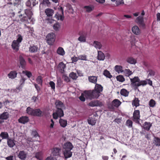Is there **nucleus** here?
Segmentation results:
<instances>
[{"instance_id":"f257e3e1","label":"nucleus","mask_w":160,"mask_h":160,"mask_svg":"<svg viewBox=\"0 0 160 160\" xmlns=\"http://www.w3.org/2000/svg\"><path fill=\"white\" fill-rule=\"evenodd\" d=\"M103 89V87L100 84H96L94 90L84 91L85 97L90 100L97 99L100 95Z\"/></svg>"},{"instance_id":"f03ea898","label":"nucleus","mask_w":160,"mask_h":160,"mask_svg":"<svg viewBox=\"0 0 160 160\" xmlns=\"http://www.w3.org/2000/svg\"><path fill=\"white\" fill-rule=\"evenodd\" d=\"M131 85L135 90H138V87L141 86H144L148 83L151 86H152V81L149 79L145 80H140L138 77H134L133 78H130Z\"/></svg>"},{"instance_id":"7ed1b4c3","label":"nucleus","mask_w":160,"mask_h":160,"mask_svg":"<svg viewBox=\"0 0 160 160\" xmlns=\"http://www.w3.org/2000/svg\"><path fill=\"white\" fill-rule=\"evenodd\" d=\"M54 11L52 9L48 8L45 9V13L47 16L46 20L49 23H52L54 20L52 19V16L54 14Z\"/></svg>"},{"instance_id":"20e7f679","label":"nucleus","mask_w":160,"mask_h":160,"mask_svg":"<svg viewBox=\"0 0 160 160\" xmlns=\"http://www.w3.org/2000/svg\"><path fill=\"white\" fill-rule=\"evenodd\" d=\"M47 43L50 45H52L55 39V35L53 32L48 33L46 36Z\"/></svg>"},{"instance_id":"39448f33","label":"nucleus","mask_w":160,"mask_h":160,"mask_svg":"<svg viewBox=\"0 0 160 160\" xmlns=\"http://www.w3.org/2000/svg\"><path fill=\"white\" fill-rule=\"evenodd\" d=\"M121 102L118 99H115L108 105V108L113 110L114 107L117 108L121 104Z\"/></svg>"},{"instance_id":"423d86ee","label":"nucleus","mask_w":160,"mask_h":160,"mask_svg":"<svg viewBox=\"0 0 160 160\" xmlns=\"http://www.w3.org/2000/svg\"><path fill=\"white\" fill-rule=\"evenodd\" d=\"M63 109H57L55 112L53 113L52 114L53 117L54 119H56L58 117L61 118L64 116V112Z\"/></svg>"},{"instance_id":"0eeeda50","label":"nucleus","mask_w":160,"mask_h":160,"mask_svg":"<svg viewBox=\"0 0 160 160\" xmlns=\"http://www.w3.org/2000/svg\"><path fill=\"white\" fill-rule=\"evenodd\" d=\"M19 17L20 19V21L21 22H24L27 23H30L32 20V18L25 15H24L21 14L19 15Z\"/></svg>"},{"instance_id":"6e6552de","label":"nucleus","mask_w":160,"mask_h":160,"mask_svg":"<svg viewBox=\"0 0 160 160\" xmlns=\"http://www.w3.org/2000/svg\"><path fill=\"white\" fill-rule=\"evenodd\" d=\"M140 117L139 110H135L133 114V121L137 123H139V120L140 119Z\"/></svg>"},{"instance_id":"1a4fd4ad","label":"nucleus","mask_w":160,"mask_h":160,"mask_svg":"<svg viewBox=\"0 0 160 160\" xmlns=\"http://www.w3.org/2000/svg\"><path fill=\"white\" fill-rule=\"evenodd\" d=\"M89 106L92 107H101L102 105V102L98 100L92 101L88 104Z\"/></svg>"},{"instance_id":"9d476101","label":"nucleus","mask_w":160,"mask_h":160,"mask_svg":"<svg viewBox=\"0 0 160 160\" xmlns=\"http://www.w3.org/2000/svg\"><path fill=\"white\" fill-rule=\"evenodd\" d=\"M61 150V147H55L52 149V154L53 156H59Z\"/></svg>"},{"instance_id":"9b49d317","label":"nucleus","mask_w":160,"mask_h":160,"mask_svg":"<svg viewBox=\"0 0 160 160\" xmlns=\"http://www.w3.org/2000/svg\"><path fill=\"white\" fill-rule=\"evenodd\" d=\"M63 154L66 159L70 158L72 156V152L71 150L63 149Z\"/></svg>"},{"instance_id":"f8f14e48","label":"nucleus","mask_w":160,"mask_h":160,"mask_svg":"<svg viewBox=\"0 0 160 160\" xmlns=\"http://www.w3.org/2000/svg\"><path fill=\"white\" fill-rule=\"evenodd\" d=\"M9 114L7 112H4L0 115V124L4 122L3 120H6L9 118Z\"/></svg>"},{"instance_id":"ddd939ff","label":"nucleus","mask_w":160,"mask_h":160,"mask_svg":"<svg viewBox=\"0 0 160 160\" xmlns=\"http://www.w3.org/2000/svg\"><path fill=\"white\" fill-rule=\"evenodd\" d=\"M136 22L141 27L143 28H145V25L144 23L143 18L142 17L139 16L137 17L136 19Z\"/></svg>"},{"instance_id":"4468645a","label":"nucleus","mask_w":160,"mask_h":160,"mask_svg":"<svg viewBox=\"0 0 160 160\" xmlns=\"http://www.w3.org/2000/svg\"><path fill=\"white\" fill-rule=\"evenodd\" d=\"M56 106V108L57 109H65V107L64 104L62 101L57 100L56 101L55 103Z\"/></svg>"},{"instance_id":"2eb2a0df","label":"nucleus","mask_w":160,"mask_h":160,"mask_svg":"<svg viewBox=\"0 0 160 160\" xmlns=\"http://www.w3.org/2000/svg\"><path fill=\"white\" fill-rule=\"evenodd\" d=\"M73 148L72 144L70 142H68L64 143L63 149L71 150Z\"/></svg>"},{"instance_id":"dca6fc26","label":"nucleus","mask_w":160,"mask_h":160,"mask_svg":"<svg viewBox=\"0 0 160 160\" xmlns=\"http://www.w3.org/2000/svg\"><path fill=\"white\" fill-rule=\"evenodd\" d=\"M16 141L13 138H9L7 140V143L8 147L10 148L13 147L15 145V142Z\"/></svg>"},{"instance_id":"f3484780","label":"nucleus","mask_w":160,"mask_h":160,"mask_svg":"<svg viewBox=\"0 0 160 160\" xmlns=\"http://www.w3.org/2000/svg\"><path fill=\"white\" fill-rule=\"evenodd\" d=\"M29 121L28 117L27 116H23L21 117L18 119V122L20 123L25 124Z\"/></svg>"},{"instance_id":"a211bd4d","label":"nucleus","mask_w":160,"mask_h":160,"mask_svg":"<svg viewBox=\"0 0 160 160\" xmlns=\"http://www.w3.org/2000/svg\"><path fill=\"white\" fill-rule=\"evenodd\" d=\"M27 155V153L24 151H20L18 155V157L22 160H25Z\"/></svg>"},{"instance_id":"6ab92c4d","label":"nucleus","mask_w":160,"mask_h":160,"mask_svg":"<svg viewBox=\"0 0 160 160\" xmlns=\"http://www.w3.org/2000/svg\"><path fill=\"white\" fill-rule=\"evenodd\" d=\"M96 119L95 118V115H93L92 117H89L88 119V123L92 126L95 125L96 122Z\"/></svg>"},{"instance_id":"aec40b11","label":"nucleus","mask_w":160,"mask_h":160,"mask_svg":"<svg viewBox=\"0 0 160 160\" xmlns=\"http://www.w3.org/2000/svg\"><path fill=\"white\" fill-rule=\"evenodd\" d=\"M20 43L16 41L13 40L12 43V47L13 49L16 51H18L20 47Z\"/></svg>"},{"instance_id":"412c9836","label":"nucleus","mask_w":160,"mask_h":160,"mask_svg":"<svg viewBox=\"0 0 160 160\" xmlns=\"http://www.w3.org/2000/svg\"><path fill=\"white\" fill-rule=\"evenodd\" d=\"M33 116L37 117H41L43 115V112L40 109H34Z\"/></svg>"},{"instance_id":"4be33fe9","label":"nucleus","mask_w":160,"mask_h":160,"mask_svg":"<svg viewBox=\"0 0 160 160\" xmlns=\"http://www.w3.org/2000/svg\"><path fill=\"white\" fill-rule=\"evenodd\" d=\"M60 9L61 10L62 15H60L57 13L55 14V17L57 19V20H60L61 21H62L64 20V18L63 16V9L62 7L60 8Z\"/></svg>"},{"instance_id":"5701e85b","label":"nucleus","mask_w":160,"mask_h":160,"mask_svg":"<svg viewBox=\"0 0 160 160\" xmlns=\"http://www.w3.org/2000/svg\"><path fill=\"white\" fill-rule=\"evenodd\" d=\"M19 61L21 68L22 69H25L26 65V62L22 56L20 55L19 57Z\"/></svg>"},{"instance_id":"b1692460","label":"nucleus","mask_w":160,"mask_h":160,"mask_svg":"<svg viewBox=\"0 0 160 160\" xmlns=\"http://www.w3.org/2000/svg\"><path fill=\"white\" fill-rule=\"evenodd\" d=\"M17 72L16 71H12L8 74V76L9 78L13 79L17 77Z\"/></svg>"},{"instance_id":"393cba45","label":"nucleus","mask_w":160,"mask_h":160,"mask_svg":"<svg viewBox=\"0 0 160 160\" xmlns=\"http://www.w3.org/2000/svg\"><path fill=\"white\" fill-rule=\"evenodd\" d=\"M132 31L135 34L138 35L140 33V30L137 26H135L132 28Z\"/></svg>"},{"instance_id":"a878e982","label":"nucleus","mask_w":160,"mask_h":160,"mask_svg":"<svg viewBox=\"0 0 160 160\" xmlns=\"http://www.w3.org/2000/svg\"><path fill=\"white\" fill-rule=\"evenodd\" d=\"M126 61L128 63L132 64H135L137 63L136 60L131 57H128L126 59Z\"/></svg>"},{"instance_id":"bb28decb","label":"nucleus","mask_w":160,"mask_h":160,"mask_svg":"<svg viewBox=\"0 0 160 160\" xmlns=\"http://www.w3.org/2000/svg\"><path fill=\"white\" fill-rule=\"evenodd\" d=\"M98 77L95 76H90L88 77L89 81L91 83L97 84Z\"/></svg>"},{"instance_id":"cd10ccee","label":"nucleus","mask_w":160,"mask_h":160,"mask_svg":"<svg viewBox=\"0 0 160 160\" xmlns=\"http://www.w3.org/2000/svg\"><path fill=\"white\" fill-rule=\"evenodd\" d=\"M105 55L101 51H98V59L99 60L103 61L105 59Z\"/></svg>"},{"instance_id":"c85d7f7f","label":"nucleus","mask_w":160,"mask_h":160,"mask_svg":"<svg viewBox=\"0 0 160 160\" xmlns=\"http://www.w3.org/2000/svg\"><path fill=\"white\" fill-rule=\"evenodd\" d=\"M0 137L2 138V140L4 139L7 140L9 138L8 133L6 132H2L0 134Z\"/></svg>"},{"instance_id":"c756f323","label":"nucleus","mask_w":160,"mask_h":160,"mask_svg":"<svg viewBox=\"0 0 160 160\" xmlns=\"http://www.w3.org/2000/svg\"><path fill=\"white\" fill-rule=\"evenodd\" d=\"M140 101L138 98L135 97L133 100L132 101V105L134 106H135L136 108L139 106Z\"/></svg>"},{"instance_id":"7c9ffc66","label":"nucleus","mask_w":160,"mask_h":160,"mask_svg":"<svg viewBox=\"0 0 160 160\" xmlns=\"http://www.w3.org/2000/svg\"><path fill=\"white\" fill-rule=\"evenodd\" d=\"M60 126L62 128H65L67 125V122L66 120L60 118L59 120Z\"/></svg>"},{"instance_id":"2f4dec72","label":"nucleus","mask_w":160,"mask_h":160,"mask_svg":"<svg viewBox=\"0 0 160 160\" xmlns=\"http://www.w3.org/2000/svg\"><path fill=\"white\" fill-rule=\"evenodd\" d=\"M78 34L80 35V36L78 38V40L80 42H85L86 41V39L85 35L82 34L81 32H80Z\"/></svg>"},{"instance_id":"473e14b6","label":"nucleus","mask_w":160,"mask_h":160,"mask_svg":"<svg viewBox=\"0 0 160 160\" xmlns=\"http://www.w3.org/2000/svg\"><path fill=\"white\" fill-rule=\"evenodd\" d=\"M58 67L60 69V72H63L64 71V69L66 67V66L62 62H61L58 64Z\"/></svg>"},{"instance_id":"72a5a7b5","label":"nucleus","mask_w":160,"mask_h":160,"mask_svg":"<svg viewBox=\"0 0 160 160\" xmlns=\"http://www.w3.org/2000/svg\"><path fill=\"white\" fill-rule=\"evenodd\" d=\"M153 142L154 145L156 146H160V138L158 137H155Z\"/></svg>"},{"instance_id":"f704fd0d","label":"nucleus","mask_w":160,"mask_h":160,"mask_svg":"<svg viewBox=\"0 0 160 160\" xmlns=\"http://www.w3.org/2000/svg\"><path fill=\"white\" fill-rule=\"evenodd\" d=\"M152 126V124L150 122H145L143 124V128L147 131H149Z\"/></svg>"},{"instance_id":"c9c22d12","label":"nucleus","mask_w":160,"mask_h":160,"mask_svg":"<svg viewBox=\"0 0 160 160\" xmlns=\"http://www.w3.org/2000/svg\"><path fill=\"white\" fill-rule=\"evenodd\" d=\"M34 109L30 107H28L26 109V112L28 115L33 116Z\"/></svg>"},{"instance_id":"e433bc0d","label":"nucleus","mask_w":160,"mask_h":160,"mask_svg":"<svg viewBox=\"0 0 160 160\" xmlns=\"http://www.w3.org/2000/svg\"><path fill=\"white\" fill-rule=\"evenodd\" d=\"M57 53L63 56L65 54V52L63 48L61 47H59L57 51Z\"/></svg>"},{"instance_id":"4c0bfd02","label":"nucleus","mask_w":160,"mask_h":160,"mask_svg":"<svg viewBox=\"0 0 160 160\" xmlns=\"http://www.w3.org/2000/svg\"><path fill=\"white\" fill-rule=\"evenodd\" d=\"M120 93L122 95L126 97L128 96L129 92L125 89L123 88L121 90Z\"/></svg>"},{"instance_id":"58836bf2","label":"nucleus","mask_w":160,"mask_h":160,"mask_svg":"<svg viewBox=\"0 0 160 160\" xmlns=\"http://www.w3.org/2000/svg\"><path fill=\"white\" fill-rule=\"evenodd\" d=\"M93 45L97 49H100L102 47L101 43L98 41H94L93 43Z\"/></svg>"},{"instance_id":"ea45409f","label":"nucleus","mask_w":160,"mask_h":160,"mask_svg":"<svg viewBox=\"0 0 160 160\" xmlns=\"http://www.w3.org/2000/svg\"><path fill=\"white\" fill-rule=\"evenodd\" d=\"M38 47L36 46L33 45L30 46L29 48V51L32 53L35 52L37 51Z\"/></svg>"},{"instance_id":"a19ab883","label":"nucleus","mask_w":160,"mask_h":160,"mask_svg":"<svg viewBox=\"0 0 160 160\" xmlns=\"http://www.w3.org/2000/svg\"><path fill=\"white\" fill-rule=\"evenodd\" d=\"M115 70L118 73L123 72V70H122V67L120 65H116L114 68Z\"/></svg>"},{"instance_id":"79ce46f5","label":"nucleus","mask_w":160,"mask_h":160,"mask_svg":"<svg viewBox=\"0 0 160 160\" xmlns=\"http://www.w3.org/2000/svg\"><path fill=\"white\" fill-rule=\"evenodd\" d=\"M35 157L39 160H42V153L41 152H38L36 153Z\"/></svg>"},{"instance_id":"37998d69","label":"nucleus","mask_w":160,"mask_h":160,"mask_svg":"<svg viewBox=\"0 0 160 160\" xmlns=\"http://www.w3.org/2000/svg\"><path fill=\"white\" fill-rule=\"evenodd\" d=\"M25 15L32 18L33 13L30 9H26L24 10Z\"/></svg>"},{"instance_id":"c03bdc74","label":"nucleus","mask_w":160,"mask_h":160,"mask_svg":"<svg viewBox=\"0 0 160 160\" xmlns=\"http://www.w3.org/2000/svg\"><path fill=\"white\" fill-rule=\"evenodd\" d=\"M21 3V0H13L12 1L11 0L10 2V4H13V5L17 6L19 5Z\"/></svg>"},{"instance_id":"a18cd8bd","label":"nucleus","mask_w":160,"mask_h":160,"mask_svg":"<svg viewBox=\"0 0 160 160\" xmlns=\"http://www.w3.org/2000/svg\"><path fill=\"white\" fill-rule=\"evenodd\" d=\"M123 72L127 77H129L132 74V71L129 69H125L123 70Z\"/></svg>"},{"instance_id":"49530a36","label":"nucleus","mask_w":160,"mask_h":160,"mask_svg":"<svg viewBox=\"0 0 160 160\" xmlns=\"http://www.w3.org/2000/svg\"><path fill=\"white\" fill-rule=\"evenodd\" d=\"M103 74L105 76L109 78H110L112 77L109 71L107 70H105L104 71Z\"/></svg>"},{"instance_id":"de8ad7c7","label":"nucleus","mask_w":160,"mask_h":160,"mask_svg":"<svg viewBox=\"0 0 160 160\" xmlns=\"http://www.w3.org/2000/svg\"><path fill=\"white\" fill-rule=\"evenodd\" d=\"M37 82L41 86L42 84V78L41 76H38V77L36 79Z\"/></svg>"},{"instance_id":"09e8293b","label":"nucleus","mask_w":160,"mask_h":160,"mask_svg":"<svg viewBox=\"0 0 160 160\" xmlns=\"http://www.w3.org/2000/svg\"><path fill=\"white\" fill-rule=\"evenodd\" d=\"M69 77L73 80H76L78 78L76 74L74 72H72L69 75Z\"/></svg>"},{"instance_id":"8fccbe9b","label":"nucleus","mask_w":160,"mask_h":160,"mask_svg":"<svg viewBox=\"0 0 160 160\" xmlns=\"http://www.w3.org/2000/svg\"><path fill=\"white\" fill-rule=\"evenodd\" d=\"M22 73L23 74H25L28 78H30L32 76V73L30 71H23Z\"/></svg>"},{"instance_id":"3c124183","label":"nucleus","mask_w":160,"mask_h":160,"mask_svg":"<svg viewBox=\"0 0 160 160\" xmlns=\"http://www.w3.org/2000/svg\"><path fill=\"white\" fill-rule=\"evenodd\" d=\"M117 81L121 82H123L125 81V79L122 75H119L116 77Z\"/></svg>"},{"instance_id":"603ef678","label":"nucleus","mask_w":160,"mask_h":160,"mask_svg":"<svg viewBox=\"0 0 160 160\" xmlns=\"http://www.w3.org/2000/svg\"><path fill=\"white\" fill-rule=\"evenodd\" d=\"M84 8L86 9V11L88 12H90L93 9V7L88 6H84Z\"/></svg>"},{"instance_id":"864d4df0","label":"nucleus","mask_w":160,"mask_h":160,"mask_svg":"<svg viewBox=\"0 0 160 160\" xmlns=\"http://www.w3.org/2000/svg\"><path fill=\"white\" fill-rule=\"evenodd\" d=\"M57 85L59 87H61L62 85V81L60 78H57Z\"/></svg>"},{"instance_id":"5fc2aeb1","label":"nucleus","mask_w":160,"mask_h":160,"mask_svg":"<svg viewBox=\"0 0 160 160\" xmlns=\"http://www.w3.org/2000/svg\"><path fill=\"white\" fill-rule=\"evenodd\" d=\"M25 80L26 79L23 78H22L20 79V85L19 87H18V88H17L19 90H20V89H22V86L24 83L25 81Z\"/></svg>"},{"instance_id":"6e6d98bb","label":"nucleus","mask_w":160,"mask_h":160,"mask_svg":"<svg viewBox=\"0 0 160 160\" xmlns=\"http://www.w3.org/2000/svg\"><path fill=\"white\" fill-rule=\"evenodd\" d=\"M155 104L156 102L155 100L153 99H151L150 100L149 103V105L150 107H153L155 106Z\"/></svg>"},{"instance_id":"4d7b16f0","label":"nucleus","mask_w":160,"mask_h":160,"mask_svg":"<svg viewBox=\"0 0 160 160\" xmlns=\"http://www.w3.org/2000/svg\"><path fill=\"white\" fill-rule=\"evenodd\" d=\"M78 59L79 60H85V61H87V56L83 54L82 55H81L79 56L78 57Z\"/></svg>"},{"instance_id":"13d9d810","label":"nucleus","mask_w":160,"mask_h":160,"mask_svg":"<svg viewBox=\"0 0 160 160\" xmlns=\"http://www.w3.org/2000/svg\"><path fill=\"white\" fill-rule=\"evenodd\" d=\"M17 37L18 38H17V40H16V41L20 43L22 42V37L21 35L18 34L17 36Z\"/></svg>"},{"instance_id":"bf43d9fd","label":"nucleus","mask_w":160,"mask_h":160,"mask_svg":"<svg viewBox=\"0 0 160 160\" xmlns=\"http://www.w3.org/2000/svg\"><path fill=\"white\" fill-rule=\"evenodd\" d=\"M42 4L47 5L48 6L51 5V3L49 0H43Z\"/></svg>"},{"instance_id":"052dcab7","label":"nucleus","mask_w":160,"mask_h":160,"mask_svg":"<svg viewBox=\"0 0 160 160\" xmlns=\"http://www.w3.org/2000/svg\"><path fill=\"white\" fill-rule=\"evenodd\" d=\"M84 96L85 97L84 93H82L81 95L79 97V99L81 101L84 102L85 101V98Z\"/></svg>"},{"instance_id":"680f3d73","label":"nucleus","mask_w":160,"mask_h":160,"mask_svg":"<svg viewBox=\"0 0 160 160\" xmlns=\"http://www.w3.org/2000/svg\"><path fill=\"white\" fill-rule=\"evenodd\" d=\"M116 4L117 6L124 4L123 0H116Z\"/></svg>"},{"instance_id":"e2e57ef3","label":"nucleus","mask_w":160,"mask_h":160,"mask_svg":"<svg viewBox=\"0 0 160 160\" xmlns=\"http://www.w3.org/2000/svg\"><path fill=\"white\" fill-rule=\"evenodd\" d=\"M132 122L131 120L128 119L126 121V125L127 126H128L129 127H132Z\"/></svg>"},{"instance_id":"0e129e2a","label":"nucleus","mask_w":160,"mask_h":160,"mask_svg":"<svg viewBox=\"0 0 160 160\" xmlns=\"http://www.w3.org/2000/svg\"><path fill=\"white\" fill-rule=\"evenodd\" d=\"M136 39L134 35H132L130 37V41L131 43H134L136 41Z\"/></svg>"},{"instance_id":"69168bd1","label":"nucleus","mask_w":160,"mask_h":160,"mask_svg":"<svg viewBox=\"0 0 160 160\" xmlns=\"http://www.w3.org/2000/svg\"><path fill=\"white\" fill-rule=\"evenodd\" d=\"M49 84L52 89L53 90L55 89V84L54 82L53 81H50Z\"/></svg>"},{"instance_id":"338daca9","label":"nucleus","mask_w":160,"mask_h":160,"mask_svg":"<svg viewBox=\"0 0 160 160\" xmlns=\"http://www.w3.org/2000/svg\"><path fill=\"white\" fill-rule=\"evenodd\" d=\"M148 72H149L148 75L150 76H153L155 75V72L152 70H149Z\"/></svg>"},{"instance_id":"774afa93","label":"nucleus","mask_w":160,"mask_h":160,"mask_svg":"<svg viewBox=\"0 0 160 160\" xmlns=\"http://www.w3.org/2000/svg\"><path fill=\"white\" fill-rule=\"evenodd\" d=\"M78 59V58L76 57H73L71 58V60L72 63L76 62Z\"/></svg>"}]
</instances>
